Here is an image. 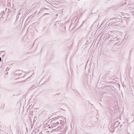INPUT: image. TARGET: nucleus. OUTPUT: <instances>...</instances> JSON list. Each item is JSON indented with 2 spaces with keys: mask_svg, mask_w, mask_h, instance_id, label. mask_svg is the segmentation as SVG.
Masks as SVG:
<instances>
[{
  "mask_svg": "<svg viewBox=\"0 0 134 134\" xmlns=\"http://www.w3.org/2000/svg\"><path fill=\"white\" fill-rule=\"evenodd\" d=\"M52 125L55 126V123L53 124Z\"/></svg>",
  "mask_w": 134,
  "mask_h": 134,
  "instance_id": "obj_1",
  "label": "nucleus"
},
{
  "mask_svg": "<svg viewBox=\"0 0 134 134\" xmlns=\"http://www.w3.org/2000/svg\"><path fill=\"white\" fill-rule=\"evenodd\" d=\"M1 57H0V61H1Z\"/></svg>",
  "mask_w": 134,
  "mask_h": 134,
  "instance_id": "obj_2",
  "label": "nucleus"
}]
</instances>
